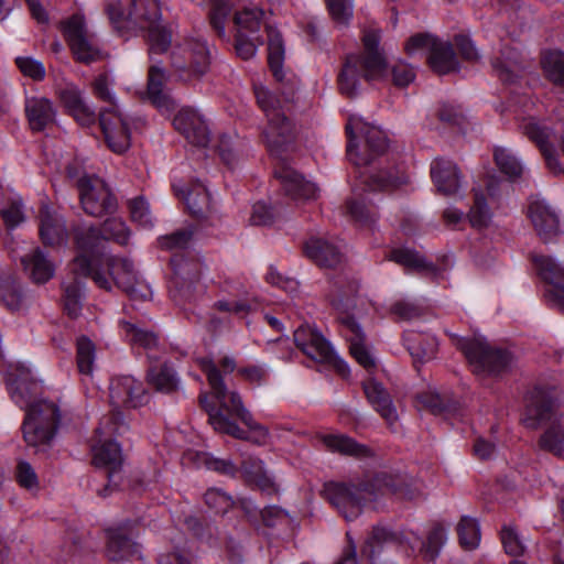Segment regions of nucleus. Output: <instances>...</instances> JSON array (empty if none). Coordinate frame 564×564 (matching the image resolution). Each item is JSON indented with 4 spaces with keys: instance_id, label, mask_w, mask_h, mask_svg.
I'll list each match as a JSON object with an SVG mask.
<instances>
[{
    "instance_id": "nucleus-29",
    "label": "nucleus",
    "mask_w": 564,
    "mask_h": 564,
    "mask_svg": "<svg viewBox=\"0 0 564 564\" xmlns=\"http://www.w3.org/2000/svg\"><path fill=\"white\" fill-rule=\"evenodd\" d=\"M173 189L180 198H182L188 212L197 217L204 218L210 210V197L207 188L202 183H194L191 187L178 185L173 181Z\"/></svg>"
},
{
    "instance_id": "nucleus-63",
    "label": "nucleus",
    "mask_w": 564,
    "mask_h": 564,
    "mask_svg": "<svg viewBox=\"0 0 564 564\" xmlns=\"http://www.w3.org/2000/svg\"><path fill=\"white\" fill-rule=\"evenodd\" d=\"M214 306L220 312L243 315L254 311L258 307V303L256 301L249 302L247 300H219L214 304Z\"/></svg>"
},
{
    "instance_id": "nucleus-27",
    "label": "nucleus",
    "mask_w": 564,
    "mask_h": 564,
    "mask_svg": "<svg viewBox=\"0 0 564 564\" xmlns=\"http://www.w3.org/2000/svg\"><path fill=\"white\" fill-rule=\"evenodd\" d=\"M431 177L437 191L446 196H454L462 188L459 170L449 160H434L431 164Z\"/></svg>"
},
{
    "instance_id": "nucleus-37",
    "label": "nucleus",
    "mask_w": 564,
    "mask_h": 564,
    "mask_svg": "<svg viewBox=\"0 0 564 564\" xmlns=\"http://www.w3.org/2000/svg\"><path fill=\"white\" fill-rule=\"evenodd\" d=\"M429 63L432 69L438 74H448L458 68V61L452 44L438 39L429 51Z\"/></svg>"
},
{
    "instance_id": "nucleus-17",
    "label": "nucleus",
    "mask_w": 564,
    "mask_h": 564,
    "mask_svg": "<svg viewBox=\"0 0 564 564\" xmlns=\"http://www.w3.org/2000/svg\"><path fill=\"white\" fill-rule=\"evenodd\" d=\"M110 405L112 413L110 415L121 416L119 409H137L148 402V393L142 382L131 376L116 377L109 386Z\"/></svg>"
},
{
    "instance_id": "nucleus-22",
    "label": "nucleus",
    "mask_w": 564,
    "mask_h": 564,
    "mask_svg": "<svg viewBox=\"0 0 564 564\" xmlns=\"http://www.w3.org/2000/svg\"><path fill=\"white\" fill-rule=\"evenodd\" d=\"M173 126L188 142L204 148L209 142V130L204 116L191 107L178 110L173 119Z\"/></svg>"
},
{
    "instance_id": "nucleus-24",
    "label": "nucleus",
    "mask_w": 564,
    "mask_h": 564,
    "mask_svg": "<svg viewBox=\"0 0 564 564\" xmlns=\"http://www.w3.org/2000/svg\"><path fill=\"white\" fill-rule=\"evenodd\" d=\"M106 556L111 562L126 563L141 558L139 545L132 541L122 528L106 530Z\"/></svg>"
},
{
    "instance_id": "nucleus-42",
    "label": "nucleus",
    "mask_w": 564,
    "mask_h": 564,
    "mask_svg": "<svg viewBox=\"0 0 564 564\" xmlns=\"http://www.w3.org/2000/svg\"><path fill=\"white\" fill-rule=\"evenodd\" d=\"M148 383L156 391L171 393L177 390L180 380L175 371L167 365L151 367L148 371Z\"/></svg>"
},
{
    "instance_id": "nucleus-44",
    "label": "nucleus",
    "mask_w": 564,
    "mask_h": 564,
    "mask_svg": "<svg viewBox=\"0 0 564 564\" xmlns=\"http://www.w3.org/2000/svg\"><path fill=\"white\" fill-rule=\"evenodd\" d=\"M492 68L502 82H512L520 68L519 53L514 48L506 47L500 57H495Z\"/></svg>"
},
{
    "instance_id": "nucleus-62",
    "label": "nucleus",
    "mask_w": 564,
    "mask_h": 564,
    "mask_svg": "<svg viewBox=\"0 0 564 564\" xmlns=\"http://www.w3.org/2000/svg\"><path fill=\"white\" fill-rule=\"evenodd\" d=\"M262 43L263 40L260 34L240 35L237 33L236 52L241 58L249 59L254 56L258 45Z\"/></svg>"
},
{
    "instance_id": "nucleus-46",
    "label": "nucleus",
    "mask_w": 564,
    "mask_h": 564,
    "mask_svg": "<svg viewBox=\"0 0 564 564\" xmlns=\"http://www.w3.org/2000/svg\"><path fill=\"white\" fill-rule=\"evenodd\" d=\"M460 545L466 550H474L480 542V528L476 519L463 517L457 524Z\"/></svg>"
},
{
    "instance_id": "nucleus-56",
    "label": "nucleus",
    "mask_w": 564,
    "mask_h": 564,
    "mask_svg": "<svg viewBox=\"0 0 564 564\" xmlns=\"http://www.w3.org/2000/svg\"><path fill=\"white\" fill-rule=\"evenodd\" d=\"M15 480L20 487L36 491L40 487L39 477L30 463L20 460L15 468Z\"/></svg>"
},
{
    "instance_id": "nucleus-3",
    "label": "nucleus",
    "mask_w": 564,
    "mask_h": 564,
    "mask_svg": "<svg viewBox=\"0 0 564 564\" xmlns=\"http://www.w3.org/2000/svg\"><path fill=\"white\" fill-rule=\"evenodd\" d=\"M8 390L13 402L25 410L23 438L35 452H46L57 433L61 413L57 404L39 399L42 386L29 373L10 379Z\"/></svg>"
},
{
    "instance_id": "nucleus-58",
    "label": "nucleus",
    "mask_w": 564,
    "mask_h": 564,
    "mask_svg": "<svg viewBox=\"0 0 564 564\" xmlns=\"http://www.w3.org/2000/svg\"><path fill=\"white\" fill-rule=\"evenodd\" d=\"M204 499L207 507L215 513H226L235 505L230 496L216 488L208 489Z\"/></svg>"
},
{
    "instance_id": "nucleus-10",
    "label": "nucleus",
    "mask_w": 564,
    "mask_h": 564,
    "mask_svg": "<svg viewBox=\"0 0 564 564\" xmlns=\"http://www.w3.org/2000/svg\"><path fill=\"white\" fill-rule=\"evenodd\" d=\"M237 33L240 35H256L262 25L268 34V62L273 76L278 80L283 79L282 63L284 46L280 33L264 20V11L257 6H247L237 10L234 15Z\"/></svg>"
},
{
    "instance_id": "nucleus-15",
    "label": "nucleus",
    "mask_w": 564,
    "mask_h": 564,
    "mask_svg": "<svg viewBox=\"0 0 564 564\" xmlns=\"http://www.w3.org/2000/svg\"><path fill=\"white\" fill-rule=\"evenodd\" d=\"M63 35L77 62L90 64L101 58V52L88 33L85 18L73 14L61 23Z\"/></svg>"
},
{
    "instance_id": "nucleus-12",
    "label": "nucleus",
    "mask_w": 564,
    "mask_h": 564,
    "mask_svg": "<svg viewBox=\"0 0 564 564\" xmlns=\"http://www.w3.org/2000/svg\"><path fill=\"white\" fill-rule=\"evenodd\" d=\"M456 346L463 351L477 376L498 375L510 362V356L506 351L490 347L484 337L459 338Z\"/></svg>"
},
{
    "instance_id": "nucleus-19",
    "label": "nucleus",
    "mask_w": 564,
    "mask_h": 564,
    "mask_svg": "<svg viewBox=\"0 0 564 564\" xmlns=\"http://www.w3.org/2000/svg\"><path fill=\"white\" fill-rule=\"evenodd\" d=\"M520 128L529 140L539 148L547 169L554 174L562 173L563 170L557 160L553 142L555 139L554 131L544 121L533 117L524 119Z\"/></svg>"
},
{
    "instance_id": "nucleus-64",
    "label": "nucleus",
    "mask_w": 564,
    "mask_h": 564,
    "mask_svg": "<svg viewBox=\"0 0 564 564\" xmlns=\"http://www.w3.org/2000/svg\"><path fill=\"white\" fill-rule=\"evenodd\" d=\"M1 217L8 228L17 227L23 221L22 204L20 198H13L1 207Z\"/></svg>"
},
{
    "instance_id": "nucleus-61",
    "label": "nucleus",
    "mask_w": 564,
    "mask_h": 564,
    "mask_svg": "<svg viewBox=\"0 0 564 564\" xmlns=\"http://www.w3.org/2000/svg\"><path fill=\"white\" fill-rule=\"evenodd\" d=\"M15 64L20 72L33 80H42L45 77V67L42 62L30 57L19 56L15 58Z\"/></svg>"
},
{
    "instance_id": "nucleus-41",
    "label": "nucleus",
    "mask_w": 564,
    "mask_h": 564,
    "mask_svg": "<svg viewBox=\"0 0 564 564\" xmlns=\"http://www.w3.org/2000/svg\"><path fill=\"white\" fill-rule=\"evenodd\" d=\"M494 159L499 171L510 180L520 178L524 173V166L517 154L508 148L496 147Z\"/></svg>"
},
{
    "instance_id": "nucleus-8",
    "label": "nucleus",
    "mask_w": 564,
    "mask_h": 564,
    "mask_svg": "<svg viewBox=\"0 0 564 564\" xmlns=\"http://www.w3.org/2000/svg\"><path fill=\"white\" fill-rule=\"evenodd\" d=\"M130 238V230L120 218H108L101 230L94 227H78L75 229V242L79 254L74 259V270L83 275L90 273L93 258L105 249V243L112 240L126 246Z\"/></svg>"
},
{
    "instance_id": "nucleus-33",
    "label": "nucleus",
    "mask_w": 564,
    "mask_h": 564,
    "mask_svg": "<svg viewBox=\"0 0 564 564\" xmlns=\"http://www.w3.org/2000/svg\"><path fill=\"white\" fill-rule=\"evenodd\" d=\"M40 236L48 246H59L66 241L65 221L58 215L51 213L47 206H43L40 212Z\"/></svg>"
},
{
    "instance_id": "nucleus-55",
    "label": "nucleus",
    "mask_w": 564,
    "mask_h": 564,
    "mask_svg": "<svg viewBox=\"0 0 564 564\" xmlns=\"http://www.w3.org/2000/svg\"><path fill=\"white\" fill-rule=\"evenodd\" d=\"M112 86L113 82L107 74L98 75L91 84L93 94L99 100L109 104L107 108L118 107Z\"/></svg>"
},
{
    "instance_id": "nucleus-60",
    "label": "nucleus",
    "mask_w": 564,
    "mask_h": 564,
    "mask_svg": "<svg viewBox=\"0 0 564 564\" xmlns=\"http://www.w3.org/2000/svg\"><path fill=\"white\" fill-rule=\"evenodd\" d=\"M332 19L340 25H346L352 18L351 0H326Z\"/></svg>"
},
{
    "instance_id": "nucleus-50",
    "label": "nucleus",
    "mask_w": 564,
    "mask_h": 564,
    "mask_svg": "<svg viewBox=\"0 0 564 564\" xmlns=\"http://www.w3.org/2000/svg\"><path fill=\"white\" fill-rule=\"evenodd\" d=\"M96 357V348L94 343L83 336L77 340V367L82 375L90 376L93 373Z\"/></svg>"
},
{
    "instance_id": "nucleus-28",
    "label": "nucleus",
    "mask_w": 564,
    "mask_h": 564,
    "mask_svg": "<svg viewBox=\"0 0 564 564\" xmlns=\"http://www.w3.org/2000/svg\"><path fill=\"white\" fill-rule=\"evenodd\" d=\"M304 253L322 268H334L343 260L341 247L325 238H310L304 245Z\"/></svg>"
},
{
    "instance_id": "nucleus-18",
    "label": "nucleus",
    "mask_w": 564,
    "mask_h": 564,
    "mask_svg": "<svg viewBox=\"0 0 564 564\" xmlns=\"http://www.w3.org/2000/svg\"><path fill=\"white\" fill-rule=\"evenodd\" d=\"M99 123L107 145L115 153L126 152L130 144V129L119 107L102 108L99 113Z\"/></svg>"
},
{
    "instance_id": "nucleus-31",
    "label": "nucleus",
    "mask_w": 564,
    "mask_h": 564,
    "mask_svg": "<svg viewBox=\"0 0 564 564\" xmlns=\"http://www.w3.org/2000/svg\"><path fill=\"white\" fill-rule=\"evenodd\" d=\"M165 72L158 65H152L148 74V97L163 113H171L175 109V101L163 91Z\"/></svg>"
},
{
    "instance_id": "nucleus-57",
    "label": "nucleus",
    "mask_w": 564,
    "mask_h": 564,
    "mask_svg": "<svg viewBox=\"0 0 564 564\" xmlns=\"http://www.w3.org/2000/svg\"><path fill=\"white\" fill-rule=\"evenodd\" d=\"M193 232L188 229L177 230L158 239L159 246L171 251L184 250L188 247Z\"/></svg>"
},
{
    "instance_id": "nucleus-26",
    "label": "nucleus",
    "mask_w": 564,
    "mask_h": 564,
    "mask_svg": "<svg viewBox=\"0 0 564 564\" xmlns=\"http://www.w3.org/2000/svg\"><path fill=\"white\" fill-rule=\"evenodd\" d=\"M275 176L280 180L285 194L293 200L300 202L316 198L318 193L317 186L304 180V177L291 166L282 164L276 167Z\"/></svg>"
},
{
    "instance_id": "nucleus-23",
    "label": "nucleus",
    "mask_w": 564,
    "mask_h": 564,
    "mask_svg": "<svg viewBox=\"0 0 564 564\" xmlns=\"http://www.w3.org/2000/svg\"><path fill=\"white\" fill-rule=\"evenodd\" d=\"M528 216L538 234L544 241H552L560 235V220L555 210L542 198H532L528 207Z\"/></svg>"
},
{
    "instance_id": "nucleus-5",
    "label": "nucleus",
    "mask_w": 564,
    "mask_h": 564,
    "mask_svg": "<svg viewBox=\"0 0 564 564\" xmlns=\"http://www.w3.org/2000/svg\"><path fill=\"white\" fill-rule=\"evenodd\" d=\"M358 289V282L355 280L337 279L333 283L328 297L332 306L338 312L340 332L349 343L350 355L362 368L371 372L377 367L376 358L366 343V336L360 325L349 314Z\"/></svg>"
},
{
    "instance_id": "nucleus-9",
    "label": "nucleus",
    "mask_w": 564,
    "mask_h": 564,
    "mask_svg": "<svg viewBox=\"0 0 564 564\" xmlns=\"http://www.w3.org/2000/svg\"><path fill=\"white\" fill-rule=\"evenodd\" d=\"M126 425L119 415H106L101 419L96 429V441L91 447L93 463L96 467L105 468L108 471V485L101 496L106 497L111 485L117 486L116 478L119 477L123 463V455L120 445L113 436L121 434Z\"/></svg>"
},
{
    "instance_id": "nucleus-47",
    "label": "nucleus",
    "mask_w": 564,
    "mask_h": 564,
    "mask_svg": "<svg viewBox=\"0 0 564 564\" xmlns=\"http://www.w3.org/2000/svg\"><path fill=\"white\" fill-rule=\"evenodd\" d=\"M547 77L555 84L564 85V54L558 51L545 52L541 59Z\"/></svg>"
},
{
    "instance_id": "nucleus-2",
    "label": "nucleus",
    "mask_w": 564,
    "mask_h": 564,
    "mask_svg": "<svg viewBox=\"0 0 564 564\" xmlns=\"http://www.w3.org/2000/svg\"><path fill=\"white\" fill-rule=\"evenodd\" d=\"M202 371L206 375L212 394L218 401L220 409L236 415L248 427L249 433L227 417L209 403L206 393H200L199 402L208 413V422L216 432L228 434L237 440L250 441L258 445L267 444L269 431L256 422L252 414L245 408L242 399L237 391L228 392L221 372L231 373L236 369V361L231 357H224L218 365L212 359L200 358L197 360Z\"/></svg>"
},
{
    "instance_id": "nucleus-35",
    "label": "nucleus",
    "mask_w": 564,
    "mask_h": 564,
    "mask_svg": "<svg viewBox=\"0 0 564 564\" xmlns=\"http://www.w3.org/2000/svg\"><path fill=\"white\" fill-rule=\"evenodd\" d=\"M21 263L32 281L39 284L46 283L55 272L54 264L40 248L33 249L24 256Z\"/></svg>"
},
{
    "instance_id": "nucleus-16",
    "label": "nucleus",
    "mask_w": 564,
    "mask_h": 564,
    "mask_svg": "<svg viewBox=\"0 0 564 564\" xmlns=\"http://www.w3.org/2000/svg\"><path fill=\"white\" fill-rule=\"evenodd\" d=\"M77 188L83 209L88 215L101 217L116 209V198L100 177L83 175L77 181Z\"/></svg>"
},
{
    "instance_id": "nucleus-59",
    "label": "nucleus",
    "mask_w": 564,
    "mask_h": 564,
    "mask_svg": "<svg viewBox=\"0 0 564 564\" xmlns=\"http://www.w3.org/2000/svg\"><path fill=\"white\" fill-rule=\"evenodd\" d=\"M347 208L352 219L360 225H370L376 220V210L373 207L368 206L364 199L349 200Z\"/></svg>"
},
{
    "instance_id": "nucleus-4",
    "label": "nucleus",
    "mask_w": 564,
    "mask_h": 564,
    "mask_svg": "<svg viewBox=\"0 0 564 564\" xmlns=\"http://www.w3.org/2000/svg\"><path fill=\"white\" fill-rule=\"evenodd\" d=\"M361 41L364 51L347 55L337 78L339 91L348 97L358 94L361 79L376 82L387 76V61L379 47V30L365 29Z\"/></svg>"
},
{
    "instance_id": "nucleus-40",
    "label": "nucleus",
    "mask_w": 564,
    "mask_h": 564,
    "mask_svg": "<svg viewBox=\"0 0 564 564\" xmlns=\"http://www.w3.org/2000/svg\"><path fill=\"white\" fill-rule=\"evenodd\" d=\"M323 443L329 451L344 455L355 457H367L370 455V449L367 446L358 444L352 438L343 434L324 435Z\"/></svg>"
},
{
    "instance_id": "nucleus-54",
    "label": "nucleus",
    "mask_w": 564,
    "mask_h": 564,
    "mask_svg": "<svg viewBox=\"0 0 564 564\" xmlns=\"http://www.w3.org/2000/svg\"><path fill=\"white\" fill-rule=\"evenodd\" d=\"M129 210L133 223L145 229L153 227L149 204L142 196L129 200Z\"/></svg>"
},
{
    "instance_id": "nucleus-1",
    "label": "nucleus",
    "mask_w": 564,
    "mask_h": 564,
    "mask_svg": "<svg viewBox=\"0 0 564 564\" xmlns=\"http://www.w3.org/2000/svg\"><path fill=\"white\" fill-rule=\"evenodd\" d=\"M347 156L357 167H364L359 177L370 191H394L409 182L403 164L390 165L383 158L388 149L386 133L377 126L352 115L346 124Z\"/></svg>"
},
{
    "instance_id": "nucleus-53",
    "label": "nucleus",
    "mask_w": 564,
    "mask_h": 564,
    "mask_svg": "<svg viewBox=\"0 0 564 564\" xmlns=\"http://www.w3.org/2000/svg\"><path fill=\"white\" fill-rule=\"evenodd\" d=\"M501 542L507 554L521 556L525 551L524 540L520 536L517 528L512 524L503 525L501 530Z\"/></svg>"
},
{
    "instance_id": "nucleus-6",
    "label": "nucleus",
    "mask_w": 564,
    "mask_h": 564,
    "mask_svg": "<svg viewBox=\"0 0 564 564\" xmlns=\"http://www.w3.org/2000/svg\"><path fill=\"white\" fill-rule=\"evenodd\" d=\"M386 491L402 492V488L393 482L391 476L379 475L372 480L358 482H328L324 489L327 500L347 521L357 519L366 502L375 500L378 494L383 495Z\"/></svg>"
},
{
    "instance_id": "nucleus-51",
    "label": "nucleus",
    "mask_w": 564,
    "mask_h": 564,
    "mask_svg": "<svg viewBox=\"0 0 564 564\" xmlns=\"http://www.w3.org/2000/svg\"><path fill=\"white\" fill-rule=\"evenodd\" d=\"M0 301L11 311L21 307L22 294L20 285L12 276L0 279Z\"/></svg>"
},
{
    "instance_id": "nucleus-39",
    "label": "nucleus",
    "mask_w": 564,
    "mask_h": 564,
    "mask_svg": "<svg viewBox=\"0 0 564 564\" xmlns=\"http://www.w3.org/2000/svg\"><path fill=\"white\" fill-rule=\"evenodd\" d=\"M241 471L247 481L254 484L262 491H275L273 478L268 474L261 459L247 457L241 464Z\"/></svg>"
},
{
    "instance_id": "nucleus-20",
    "label": "nucleus",
    "mask_w": 564,
    "mask_h": 564,
    "mask_svg": "<svg viewBox=\"0 0 564 564\" xmlns=\"http://www.w3.org/2000/svg\"><path fill=\"white\" fill-rule=\"evenodd\" d=\"M107 273L110 279L106 276V273L100 270H94L93 263L90 264V273L94 282L106 291H110L112 283H115L123 292L137 283L138 278L133 270V264L128 259H119L110 257L107 259Z\"/></svg>"
},
{
    "instance_id": "nucleus-45",
    "label": "nucleus",
    "mask_w": 564,
    "mask_h": 564,
    "mask_svg": "<svg viewBox=\"0 0 564 564\" xmlns=\"http://www.w3.org/2000/svg\"><path fill=\"white\" fill-rule=\"evenodd\" d=\"M492 214L481 191L474 189V204L468 213L471 227L487 228L491 223Z\"/></svg>"
},
{
    "instance_id": "nucleus-25",
    "label": "nucleus",
    "mask_w": 564,
    "mask_h": 564,
    "mask_svg": "<svg viewBox=\"0 0 564 564\" xmlns=\"http://www.w3.org/2000/svg\"><path fill=\"white\" fill-rule=\"evenodd\" d=\"M57 96L65 111L80 126L88 127L96 121V113L84 100L82 90L74 84L58 88Z\"/></svg>"
},
{
    "instance_id": "nucleus-43",
    "label": "nucleus",
    "mask_w": 564,
    "mask_h": 564,
    "mask_svg": "<svg viewBox=\"0 0 564 564\" xmlns=\"http://www.w3.org/2000/svg\"><path fill=\"white\" fill-rule=\"evenodd\" d=\"M72 272L74 274V281L67 283L64 282V308L70 317L78 316L82 310V283L79 282L80 278H86L87 275L80 274L78 271L74 270V262L72 263Z\"/></svg>"
},
{
    "instance_id": "nucleus-13",
    "label": "nucleus",
    "mask_w": 564,
    "mask_h": 564,
    "mask_svg": "<svg viewBox=\"0 0 564 564\" xmlns=\"http://www.w3.org/2000/svg\"><path fill=\"white\" fill-rule=\"evenodd\" d=\"M129 20L141 29L148 30L149 52H165L171 44V32L161 24V6L159 0H132L128 12Z\"/></svg>"
},
{
    "instance_id": "nucleus-7",
    "label": "nucleus",
    "mask_w": 564,
    "mask_h": 564,
    "mask_svg": "<svg viewBox=\"0 0 564 564\" xmlns=\"http://www.w3.org/2000/svg\"><path fill=\"white\" fill-rule=\"evenodd\" d=\"M522 421L530 429L550 422V426L540 437L539 445L543 451L563 457L564 426L556 419L555 401L551 391L542 388L532 391Z\"/></svg>"
},
{
    "instance_id": "nucleus-14",
    "label": "nucleus",
    "mask_w": 564,
    "mask_h": 564,
    "mask_svg": "<svg viewBox=\"0 0 564 564\" xmlns=\"http://www.w3.org/2000/svg\"><path fill=\"white\" fill-rule=\"evenodd\" d=\"M171 63L184 82L200 78L209 68L210 51L207 43L198 37L184 40L174 47Z\"/></svg>"
},
{
    "instance_id": "nucleus-34",
    "label": "nucleus",
    "mask_w": 564,
    "mask_h": 564,
    "mask_svg": "<svg viewBox=\"0 0 564 564\" xmlns=\"http://www.w3.org/2000/svg\"><path fill=\"white\" fill-rule=\"evenodd\" d=\"M25 111L32 130L42 131L55 120L56 111L50 99L32 97L26 99Z\"/></svg>"
},
{
    "instance_id": "nucleus-30",
    "label": "nucleus",
    "mask_w": 564,
    "mask_h": 564,
    "mask_svg": "<svg viewBox=\"0 0 564 564\" xmlns=\"http://www.w3.org/2000/svg\"><path fill=\"white\" fill-rule=\"evenodd\" d=\"M364 391L375 411H377L388 424H393L398 419L397 409L383 386L373 379H368L364 382Z\"/></svg>"
},
{
    "instance_id": "nucleus-36",
    "label": "nucleus",
    "mask_w": 564,
    "mask_h": 564,
    "mask_svg": "<svg viewBox=\"0 0 564 564\" xmlns=\"http://www.w3.org/2000/svg\"><path fill=\"white\" fill-rule=\"evenodd\" d=\"M404 344L415 362H425L435 357L437 339L431 334L408 332L404 335Z\"/></svg>"
},
{
    "instance_id": "nucleus-11",
    "label": "nucleus",
    "mask_w": 564,
    "mask_h": 564,
    "mask_svg": "<svg viewBox=\"0 0 564 564\" xmlns=\"http://www.w3.org/2000/svg\"><path fill=\"white\" fill-rule=\"evenodd\" d=\"M256 98L268 123L263 138L271 153H279L293 139V124L285 116L281 100L264 87L256 88Z\"/></svg>"
},
{
    "instance_id": "nucleus-21",
    "label": "nucleus",
    "mask_w": 564,
    "mask_h": 564,
    "mask_svg": "<svg viewBox=\"0 0 564 564\" xmlns=\"http://www.w3.org/2000/svg\"><path fill=\"white\" fill-rule=\"evenodd\" d=\"M532 262L538 275L551 285L549 301L564 310V264L549 256H533Z\"/></svg>"
},
{
    "instance_id": "nucleus-49",
    "label": "nucleus",
    "mask_w": 564,
    "mask_h": 564,
    "mask_svg": "<svg viewBox=\"0 0 564 564\" xmlns=\"http://www.w3.org/2000/svg\"><path fill=\"white\" fill-rule=\"evenodd\" d=\"M389 260L409 269V270H427L431 269L423 256L409 248L394 249L389 254Z\"/></svg>"
},
{
    "instance_id": "nucleus-52",
    "label": "nucleus",
    "mask_w": 564,
    "mask_h": 564,
    "mask_svg": "<svg viewBox=\"0 0 564 564\" xmlns=\"http://www.w3.org/2000/svg\"><path fill=\"white\" fill-rule=\"evenodd\" d=\"M314 339L315 341L317 340V344L313 351L317 356H323L326 348V339L316 328L310 325H301L294 330V341L300 349Z\"/></svg>"
},
{
    "instance_id": "nucleus-48",
    "label": "nucleus",
    "mask_w": 564,
    "mask_h": 564,
    "mask_svg": "<svg viewBox=\"0 0 564 564\" xmlns=\"http://www.w3.org/2000/svg\"><path fill=\"white\" fill-rule=\"evenodd\" d=\"M209 21L220 37H226V22L232 8V0H210Z\"/></svg>"
},
{
    "instance_id": "nucleus-32",
    "label": "nucleus",
    "mask_w": 564,
    "mask_h": 564,
    "mask_svg": "<svg viewBox=\"0 0 564 564\" xmlns=\"http://www.w3.org/2000/svg\"><path fill=\"white\" fill-rule=\"evenodd\" d=\"M119 325L122 336L133 348H143L150 359L159 358L156 351L160 344L158 336L153 332L140 328L127 321H121Z\"/></svg>"
},
{
    "instance_id": "nucleus-38",
    "label": "nucleus",
    "mask_w": 564,
    "mask_h": 564,
    "mask_svg": "<svg viewBox=\"0 0 564 564\" xmlns=\"http://www.w3.org/2000/svg\"><path fill=\"white\" fill-rule=\"evenodd\" d=\"M446 538V529L437 523L429 531L426 541H422L421 538L414 535L413 539H409V543L412 550H417L425 558L433 560L438 555Z\"/></svg>"
}]
</instances>
